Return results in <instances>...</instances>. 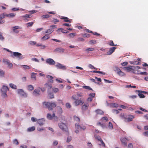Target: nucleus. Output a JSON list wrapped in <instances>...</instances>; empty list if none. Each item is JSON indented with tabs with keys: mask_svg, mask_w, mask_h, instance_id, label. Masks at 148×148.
Returning <instances> with one entry per match:
<instances>
[{
	"mask_svg": "<svg viewBox=\"0 0 148 148\" xmlns=\"http://www.w3.org/2000/svg\"><path fill=\"white\" fill-rule=\"evenodd\" d=\"M43 106H45L49 110H53L54 108L56 107L57 106L56 103L53 101H51V102H44L43 103Z\"/></svg>",
	"mask_w": 148,
	"mask_h": 148,
	"instance_id": "nucleus-1",
	"label": "nucleus"
},
{
	"mask_svg": "<svg viewBox=\"0 0 148 148\" xmlns=\"http://www.w3.org/2000/svg\"><path fill=\"white\" fill-rule=\"evenodd\" d=\"M58 125L62 131L66 132H68L67 123L61 122L59 123Z\"/></svg>",
	"mask_w": 148,
	"mask_h": 148,
	"instance_id": "nucleus-2",
	"label": "nucleus"
},
{
	"mask_svg": "<svg viewBox=\"0 0 148 148\" xmlns=\"http://www.w3.org/2000/svg\"><path fill=\"white\" fill-rule=\"evenodd\" d=\"M76 95H73L72 96V98L74 100H75V101L74 102V103L76 106H78L79 105L81 104H83L84 103V100L83 99L80 98L79 99H76Z\"/></svg>",
	"mask_w": 148,
	"mask_h": 148,
	"instance_id": "nucleus-3",
	"label": "nucleus"
},
{
	"mask_svg": "<svg viewBox=\"0 0 148 148\" xmlns=\"http://www.w3.org/2000/svg\"><path fill=\"white\" fill-rule=\"evenodd\" d=\"M8 90V87L3 86L2 88L1 89V90L2 92V95L4 97H7L6 92Z\"/></svg>",
	"mask_w": 148,
	"mask_h": 148,
	"instance_id": "nucleus-4",
	"label": "nucleus"
},
{
	"mask_svg": "<svg viewBox=\"0 0 148 148\" xmlns=\"http://www.w3.org/2000/svg\"><path fill=\"white\" fill-rule=\"evenodd\" d=\"M17 57L19 59H22V54L19 52H13V54H12L11 55V56L13 57V56Z\"/></svg>",
	"mask_w": 148,
	"mask_h": 148,
	"instance_id": "nucleus-5",
	"label": "nucleus"
},
{
	"mask_svg": "<svg viewBox=\"0 0 148 148\" xmlns=\"http://www.w3.org/2000/svg\"><path fill=\"white\" fill-rule=\"evenodd\" d=\"M17 90L18 93L20 94L22 97L25 98L27 97V94L24 92L23 89H19Z\"/></svg>",
	"mask_w": 148,
	"mask_h": 148,
	"instance_id": "nucleus-6",
	"label": "nucleus"
},
{
	"mask_svg": "<svg viewBox=\"0 0 148 148\" xmlns=\"http://www.w3.org/2000/svg\"><path fill=\"white\" fill-rule=\"evenodd\" d=\"M46 62L50 65H53L55 64V61L52 59L48 58L46 60Z\"/></svg>",
	"mask_w": 148,
	"mask_h": 148,
	"instance_id": "nucleus-7",
	"label": "nucleus"
},
{
	"mask_svg": "<svg viewBox=\"0 0 148 148\" xmlns=\"http://www.w3.org/2000/svg\"><path fill=\"white\" fill-rule=\"evenodd\" d=\"M56 26V25H55L51 26H50L51 28L47 30L45 33H48L49 34H51L54 31L53 29L55 28Z\"/></svg>",
	"mask_w": 148,
	"mask_h": 148,
	"instance_id": "nucleus-8",
	"label": "nucleus"
},
{
	"mask_svg": "<svg viewBox=\"0 0 148 148\" xmlns=\"http://www.w3.org/2000/svg\"><path fill=\"white\" fill-rule=\"evenodd\" d=\"M134 116L133 115H129L127 118L125 119V122H128L133 121V119L134 118Z\"/></svg>",
	"mask_w": 148,
	"mask_h": 148,
	"instance_id": "nucleus-9",
	"label": "nucleus"
},
{
	"mask_svg": "<svg viewBox=\"0 0 148 148\" xmlns=\"http://www.w3.org/2000/svg\"><path fill=\"white\" fill-rule=\"evenodd\" d=\"M56 66L58 69H62L63 70H65L66 69V67L65 66L63 65L60 63H58L56 65Z\"/></svg>",
	"mask_w": 148,
	"mask_h": 148,
	"instance_id": "nucleus-10",
	"label": "nucleus"
},
{
	"mask_svg": "<svg viewBox=\"0 0 148 148\" xmlns=\"http://www.w3.org/2000/svg\"><path fill=\"white\" fill-rule=\"evenodd\" d=\"M3 62L5 63H6L8 65V67L10 68H11L12 67V64L11 63H10L9 60L3 59Z\"/></svg>",
	"mask_w": 148,
	"mask_h": 148,
	"instance_id": "nucleus-11",
	"label": "nucleus"
},
{
	"mask_svg": "<svg viewBox=\"0 0 148 148\" xmlns=\"http://www.w3.org/2000/svg\"><path fill=\"white\" fill-rule=\"evenodd\" d=\"M54 117L57 118V117L55 116L54 113H53L52 115H51L50 113H48L47 115V118L49 120H52Z\"/></svg>",
	"mask_w": 148,
	"mask_h": 148,
	"instance_id": "nucleus-12",
	"label": "nucleus"
},
{
	"mask_svg": "<svg viewBox=\"0 0 148 148\" xmlns=\"http://www.w3.org/2000/svg\"><path fill=\"white\" fill-rule=\"evenodd\" d=\"M116 49L115 47H112L110 48L109 50L107 52V55H110L113 53Z\"/></svg>",
	"mask_w": 148,
	"mask_h": 148,
	"instance_id": "nucleus-13",
	"label": "nucleus"
},
{
	"mask_svg": "<svg viewBox=\"0 0 148 148\" xmlns=\"http://www.w3.org/2000/svg\"><path fill=\"white\" fill-rule=\"evenodd\" d=\"M116 70L115 71H117V73L120 76H123L125 75L124 73L122 72L120 69L118 67H116Z\"/></svg>",
	"mask_w": 148,
	"mask_h": 148,
	"instance_id": "nucleus-14",
	"label": "nucleus"
},
{
	"mask_svg": "<svg viewBox=\"0 0 148 148\" xmlns=\"http://www.w3.org/2000/svg\"><path fill=\"white\" fill-rule=\"evenodd\" d=\"M75 128L77 129H80L81 130H84L86 129V127L84 126H80L77 124H75Z\"/></svg>",
	"mask_w": 148,
	"mask_h": 148,
	"instance_id": "nucleus-15",
	"label": "nucleus"
},
{
	"mask_svg": "<svg viewBox=\"0 0 148 148\" xmlns=\"http://www.w3.org/2000/svg\"><path fill=\"white\" fill-rule=\"evenodd\" d=\"M54 51L59 53H63L64 52L65 49L61 47H57L54 49Z\"/></svg>",
	"mask_w": 148,
	"mask_h": 148,
	"instance_id": "nucleus-16",
	"label": "nucleus"
},
{
	"mask_svg": "<svg viewBox=\"0 0 148 148\" xmlns=\"http://www.w3.org/2000/svg\"><path fill=\"white\" fill-rule=\"evenodd\" d=\"M45 120L43 119H38L37 121V123L40 126L43 125L45 123Z\"/></svg>",
	"mask_w": 148,
	"mask_h": 148,
	"instance_id": "nucleus-17",
	"label": "nucleus"
},
{
	"mask_svg": "<svg viewBox=\"0 0 148 148\" xmlns=\"http://www.w3.org/2000/svg\"><path fill=\"white\" fill-rule=\"evenodd\" d=\"M89 104L88 103H85L84 105L82 106V110L85 111L88 109Z\"/></svg>",
	"mask_w": 148,
	"mask_h": 148,
	"instance_id": "nucleus-18",
	"label": "nucleus"
},
{
	"mask_svg": "<svg viewBox=\"0 0 148 148\" xmlns=\"http://www.w3.org/2000/svg\"><path fill=\"white\" fill-rule=\"evenodd\" d=\"M40 90L39 89H35L34 90L33 94L35 96L38 95H40Z\"/></svg>",
	"mask_w": 148,
	"mask_h": 148,
	"instance_id": "nucleus-19",
	"label": "nucleus"
},
{
	"mask_svg": "<svg viewBox=\"0 0 148 148\" xmlns=\"http://www.w3.org/2000/svg\"><path fill=\"white\" fill-rule=\"evenodd\" d=\"M121 140L122 143V144L125 146L127 145V143H126V140H127L125 138H122L120 139Z\"/></svg>",
	"mask_w": 148,
	"mask_h": 148,
	"instance_id": "nucleus-20",
	"label": "nucleus"
},
{
	"mask_svg": "<svg viewBox=\"0 0 148 148\" xmlns=\"http://www.w3.org/2000/svg\"><path fill=\"white\" fill-rule=\"evenodd\" d=\"M95 112L97 114L103 115L104 114V112L100 109H97L96 110Z\"/></svg>",
	"mask_w": 148,
	"mask_h": 148,
	"instance_id": "nucleus-21",
	"label": "nucleus"
},
{
	"mask_svg": "<svg viewBox=\"0 0 148 148\" xmlns=\"http://www.w3.org/2000/svg\"><path fill=\"white\" fill-rule=\"evenodd\" d=\"M61 19H64V21L66 22L71 23L72 21L70 20L68 18L66 17H63L61 18Z\"/></svg>",
	"mask_w": 148,
	"mask_h": 148,
	"instance_id": "nucleus-22",
	"label": "nucleus"
},
{
	"mask_svg": "<svg viewBox=\"0 0 148 148\" xmlns=\"http://www.w3.org/2000/svg\"><path fill=\"white\" fill-rule=\"evenodd\" d=\"M110 105L111 107L112 108L116 107L117 108L119 107V105L117 103H110Z\"/></svg>",
	"mask_w": 148,
	"mask_h": 148,
	"instance_id": "nucleus-23",
	"label": "nucleus"
},
{
	"mask_svg": "<svg viewBox=\"0 0 148 148\" xmlns=\"http://www.w3.org/2000/svg\"><path fill=\"white\" fill-rule=\"evenodd\" d=\"M120 116L121 119H124V121H125V119L127 118V116L126 115L123 113H122L120 114Z\"/></svg>",
	"mask_w": 148,
	"mask_h": 148,
	"instance_id": "nucleus-24",
	"label": "nucleus"
},
{
	"mask_svg": "<svg viewBox=\"0 0 148 148\" xmlns=\"http://www.w3.org/2000/svg\"><path fill=\"white\" fill-rule=\"evenodd\" d=\"M50 38V36L48 34H46L41 38V39L43 40H47Z\"/></svg>",
	"mask_w": 148,
	"mask_h": 148,
	"instance_id": "nucleus-25",
	"label": "nucleus"
},
{
	"mask_svg": "<svg viewBox=\"0 0 148 148\" xmlns=\"http://www.w3.org/2000/svg\"><path fill=\"white\" fill-rule=\"evenodd\" d=\"M95 50L94 48H88L85 50V51L87 53H88L89 51H93Z\"/></svg>",
	"mask_w": 148,
	"mask_h": 148,
	"instance_id": "nucleus-26",
	"label": "nucleus"
},
{
	"mask_svg": "<svg viewBox=\"0 0 148 148\" xmlns=\"http://www.w3.org/2000/svg\"><path fill=\"white\" fill-rule=\"evenodd\" d=\"M15 15V14L14 13H11L9 14H6V16L7 17H14Z\"/></svg>",
	"mask_w": 148,
	"mask_h": 148,
	"instance_id": "nucleus-27",
	"label": "nucleus"
},
{
	"mask_svg": "<svg viewBox=\"0 0 148 148\" xmlns=\"http://www.w3.org/2000/svg\"><path fill=\"white\" fill-rule=\"evenodd\" d=\"M124 68L128 71H131L132 70V68L131 66H129L127 67H124Z\"/></svg>",
	"mask_w": 148,
	"mask_h": 148,
	"instance_id": "nucleus-28",
	"label": "nucleus"
},
{
	"mask_svg": "<svg viewBox=\"0 0 148 148\" xmlns=\"http://www.w3.org/2000/svg\"><path fill=\"white\" fill-rule=\"evenodd\" d=\"M35 130V127L34 126H33L27 129V131L29 132L33 131Z\"/></svg>",
	"mask_w": 148,
	"mask_h": 148,
	"instance_id": "nucleus-29",
	"label": "nucleus"
},
{
	"mask_svg": "<svg viewBox=\"0 0 148 148\" xmlns=\"http://www.w3.org/2000/svg\"><path fill=\"white\" fill-rule=\"evenodd\" d=\"M130 63L131 64L138 65L140 63L137 61H133L130 62Z\"/></svg>",
	"mask_w": 148,
	"mask_h": 148,
	"instance_id": "nucleus-30",
	"label": "nucleus"
},
{
	"mask_svg": "<svg viewBox=\"0 0 148 148\" xmlns=\"http://www.w3.org/2000/svg\"><path fill=\"white\" fill-rule=\"evenodd\" d=\"M28 90L29 91H32L34 89L33 86L32 85H29L27 86Z\"/></svg>",
	"mask_w": 148,
	"mask_h": 148,
	"instance_id": "nucleus-31",
	"label": "nucleus"
},
{
	"mask_svg": "<svg viewBox=\"0 0 148 148\" xmlns=\"http://www.w3.org/2000/svg\"><path fill=\"white\" fill-rule=\"evenodd\" d=\"M21 17L22 18H25V19H24V20H26V19L27 18H30L31 17L30 15H29L28 14H26L24 15L21 16Z\"/></svg>",
	"mask_w": 148,
	"mask_h": 148,
	"instance_id": "nucleus-32",
	"label": "nucleus"
},
{
	"mask_svg": "<svg viewBox=\"0 0 148 148\" xmlns=\"http://www.w3.org/2000/svg\"><path fill=\"white\" fill-rule=\"evenodd\" d=\"M36 73H32L31 74V77L32 78H34V80H36Z\"/></svg>",
	"mask_w": 148,
	"mask_h": 148,
	"instance_id": "nucleus-33",
	"label": "nucleus"
},
{
	"mask_svg": "<svg viewBox=\"0 0 148 148\" xmlns=\"http://www.w3.org/2000/svg\"><path fill=\"white\" fill-rule=\"evenodd\" d=\"M138 74L141 75H148V73H147L145 71L140 72L138 73Z\"/></svg>",
	"mask_w": 148,
	"mask_h": 148,
	"instance_id": "nucleus-34",
	"label": "nucleus"
},
{
	"mask_svg": "<svg viewBox=\"0 0 148 148\" xmlns=\"http://www.w3.org/2000/svg\"><path fill=\"white\" fill-rule=\"evenodd\" d=\"M83 88L84 89H87L88 90H92V88L90 87L89 86H82Z\"/></svg>",
	"mask_w": 148,
	"mask_h": 148,
	"instance_id": "nucleus-35",
	"label": "nucleus"
},
{
	"mask_svg": "<svg viewBox=\"0 0 148 148\" xmlns=\"http://www.w3.org/2000/svg\"><path fill=\"white\" fill-rule=\"evenodd\" d=\"M58 143V142L57 140H54L53 141L52 145L53 146H57Z\"/></svg>",
	"mask_w": 148,
	"mask_h": 148,
	"instance_id": "nucleus-36",
	"label": "nucleus"
},
{
	"mask_svg": "<svg viewBox=\"0 0 148 148\" xmlns=\"http://www.w3.org/2000/svg\"><path fill=\"white\" fill-rule=\"evenodd\" d=\"M138 95L139 97H140V98H144L145 97V95L142 94V93L140 92H138Z\"/></svg>",
	"mask_w": 148,
	"mask_h": 148,
	"instance_id": "nucleus-37",
	"label": "nucleus"
},
{
	"mask_svg": "<svg viewBox=\"0 0 148 148\" xmlns=\"http://www.w3.org/2000/svg\"><path fill=\"white\" fill-rule=\"evenodd\" d=\"M110 46H114L117 45H114L113 41H110L108 44Z\"/></svg>",
	"mask_w": 148,
	"mask_h": 148,
	"instance_id": "nucleus-38",
	"label": "nucleus"
},
{
	"mask_svg": "<svg viewBox=\"0 0 148 148\" xmlns=\"http://www.w3.org/2000/svg\"><path fill=\"white\" fill-rule=\"evenodd\" d=\"M22 66L23 67V68L25 69H30L29 66L26 65H22Z\"/></svg>",
	"mask_w": 148,
	"mask_h": 148,
	"instance_id": "nucleus-39",
	"label": "nucleus"
},
{
	"mask_svg": "<svg viewBox=\"0 0 148 148\" xmlns=\"http://www.w3.org/2000/svg\"><path fill=\"white\" fill-rule=\"evenodd\" d=\"M50 16L48 14L44 15L42 16V18H47L50 17Z\"/></svg>",
	"mask_w": 148,
	"mask_h": 148,
	"instance_id": "nucleus-40",
	"label": "nucleus"
},
{
	"mask_svg": "<svg viewBox=\"0 0 148 148\" xmlns=\"http://www.w3.org/2000/svg\"><path fill=\"white\" fill-rule=\"evenodd\" d=\"M10 86L12 88L16 89L17 88L16 86L13 84H10Z\"/></svg>",
	"mask_w": 148,
	"mask_h": 148,
	"instance_id": "nucleus-41",
	"label": "nucleus"
},
{
	"mask_svg": "<svg viewBox=\"0 0 148 148\" xmlns=\"http://www.w3.org/2000/svg\"><path fill=\"white\" fill-rule=\"evenodd\" d=\"M95 137L96 139H97L99 141H100L102 139H101V137L97 135H95Z\"/></svg>",
	"mask_w": 148,
	"mask_h": 148,
	"instance_id": "nucleus-42",
	"label": "nucleus"
},
{
	"mask_svg": "<svg viewBox=\"0 0 148 148\" xmlns=\"http://www.w3.org/2000/svg\"><path fill=\"white\" fill-rule=\"evenodd\" d=\"M29 43L31 45H34L36 44V42L35 41H30L29 42Z\"/></svg>",
	"mask_w": 148,
	"mask_h": 148,
	"instance_id": "nucleus-43",
	"label": "nucleus"
},
{
	"mask_svg": "<svg viewBox=\"0 0 148 148\" xmlns=\"http://www.w3.org/2000/svg\"><path fill=\"white\" fill-rule=\"evenodd\" d=\"M48 96L49 99H52L54 97V95L51 93L49 94Z\"/></svg>",
	"mask_w": 148,
	"mask_h": 148,
	"instance_id": "nucleus-44",
	"label": "nucleus"
},
{
	"mask_svg": "<svg viewBox=\"0 0 148 148\" xmlns=\"http://www.w3.org/2000/svg\"><path fill=\"white\" fill-rule=\"evenodd\" d=\"M53 20L52 21V22L54 24H56L58 23L59 22V20L54 18H53Z\"/></svg>",
	"mask_w": 148,
	"mask_h": 148,
	"instance_id": "nucleus-45",
	"label": "nucleus"
},
{
	"mask_svg": "<svg viewBox=\"0 0 148 148\" xmlns=\"http://www.w3.org/2000/svg\"><path fill=\"white\" fill-rule=\"evenodd\" d=\"M69 36L71 38H73L74 36L76 35V34L75 33H71L69 34Z\"/></svg>",
	"mask_w": 148,
	"mask_h": 148,
	"instance_id": "nucleus-46",
	"label": "nucleus"
},
{
	"mask_svg": "<svg viewBox=\"0 0 148 148\" xmlns=\"http://www.w3.org/2000/svg\"><path fill=\"white\" fill-rule=\"evenodd\" d=\"M108 127L110 129H112L113 127V125L110 122L109 123Z\"/></svg>",
	"mask_w": 148,
	"mask_h": 148,
	"instance_id": "nucleus-47",
	"label": "nucleus"
},
{
	"mask_svg": "<svg viewBox=\"0 0 148 148\" xmlns=\"http://www.w3.org/2000/svg\"><path fill=\"white\" fill-rule=\"evenodd\" d=\"M34 24L33 22H29L26 24V25L27 27L32 26Z\"/></svg>",
	"mask_w": 148,
	"mask_h": 148,
	"instance_id": "nucleus-48",
	"label": "nucleus"
},
{
	"mask_svg": "<svg viewBox=\"0 0 148 148\" xmlns=\"http://www.w3.org/2000/svg\"><path fill=\"white\" fill-rule=\"evenodd\" d=\"M90 44L91 45H93L96 43V40H90L89 41Z\"/></svg>",
	"mask_w": 148,
	"mask_h": 148,
	"instance_id": "nucleus-49",
	"label": "nucleus"
},
{
	"mask_svg": "<svg viewBox=\"0 0 148 148\" xmlns=\"http://www.w3.org/2000/svg\"><path fill=\"white\" fill-rule=\"evenodd\" d=\"M59 90V89L58 88H54L52 89V91L54 93H56L58 92Z\"/></svg>",
	"mask_w": 148,
	"mask_h": 148,
	"instance_id": "nucleus-50",
	"label": "nucleus"
},
{
	"mask_svg": "<svg viewBox=\"0 0 148 148\" xmlns=\"http://www.w3.org/2000/svg\"><path fill=\"white\" fill-rule=\"evenodd\" d=\"M136 92H140L142 93H143L146 94L147 93V92L145 91L140 90H136Z\"/></svg>",
	"mask_w": 148,
	"mask_h": 148,
	"instance_id": "nucleus-51",
	"label": "nucleus"
},
{
	"mask_svg": "<svg viewBox=\"0 0 148 148\" xmlns=\"http://www.w3.org/2000/svg\"><path fill=\"white\" fill-rule=\"evenodd\" d=\"M74 120L75 121H80L79 118V117H78L76 116H74Z\"/></svg>",
	"mask_w": 148,
	"mask_h": 148,
	"instance_id": "nucleus-52",
	"label": "nucleus"
},
{
	"mask_svg": "<svg viewBox=\"0 0 148 148\" xmlns=\"http://www.w3.org/2000/svg\"><path fill=\"white\" fill-rule=\"evenodd\" d=\"M13 143L14 144L16 145H18L19 144L18 141L16 139H15L13 140Z\"/></svg>",
	"mask_w": 148,
	"mask_h": 148,
	"instance_id": "nucleus-53",
	"label": "nucleus"
},
{
	"mask_svg": "<svg viewBox=\"0 0 148 148\" xmlns=\"http://www.w3.org/2000/svg\"><path fill=\"white\" fill-rule=\"evenodd\" d=\"M101 120L102 121H107L108 120V118L106 117H103L101 119Z\"/></svg>",
	"mask_w": 148,
	"mask_h": 148,
	"instance_id": "nucleus-54",
	"label": "nucleus"
},
{
	"mask_svg": "<svg viewBox=\"0 0 148 148\" xmlns=\"http://www.w3.org/2000/svg\"><path fill=\"white\" fill-rule=\"evenodd\" d=\"M77 40L79 42L83 41L84 40V39L82 38L79 37L77 39Z\"/></svg>",
	"mask_w": 148,
	"mask_h": 148,
	"instance_id": "nucleus-55",
	"label": "nucleus"
},
{
	"mask_svg": "<svg viewBox=\"0 0 148 148\" xmlns=\"http://www.w3.org/2000/svg\"><path fill=\"white\" fill-rule=\"evenodd\" d=\"M92 100V98L91 97H89L87 99V101L88 102H91Z\"/></svg>",
	"mask_w": 148,
	"mask_h": 148,
	"instance_id": "nucleus-56",
	"label": "nucleus"
},
{
	"mask_svg": "<svg viewBox=\"0 0 148 148\" xmlns=\"http://www.w3.org/2000/svg\"><path fill=\"white\" fill-rule=\"evenodd\" d=\"M5 16H6V14H5L4 13H3V14H1L0 15V18L2 19L4 18Z\"/></svg>",
	"mask_w": 148,
	"mask_h": 148,
	"instance_id": "nucleus-57",
	"label": "nucleus"
},
{
	"mask_svg": "<svg viewBox=\"0 0 148 148\" xmlns=\"http://www.w3.org/2000/svg\"><path fill=\"white\" fill-rule=\"evenodd\" d=\"M4 75V73L3 71L1 70H0V76H3Z\"/></svg>",
	"mask_w": 148,
	"mask_h": 148,
	"instance_id": "nucleus-58",
	"label": "nucleus"
},
{
	"mask_svg": "<svg viewBox=\"0 0 148 148\" xmlns=\"http://www.w3.org/2000/svg\"><path fill=\"white\" fill-rule=\"evenodd\" d=\"M71 140V137L70 136H69L67 137L66 142L68 143L70 142Z\"/></svg>",
	"mask_w": 148,
	"mask_h": 148,
	"instance_id": "nucleus-59",
	"label": "nucleus"
},
{
	"mask_svg": "<svg viewBox=\"0 0 148 148\" xmlns=\"http://www.w3.org/2000/svg\"><path fill=\"white\" fill-rule=\"evenodd\" d=\"M66 108H70L71 106L70 104L68 103H67L66 104Z\"/></svg>",
	"mask_w": 148,
	"mask_h": 148,
	"instance_id": "nucleus-60",
	"label": "nucleus"
},
{
	"mask_svg": "<svg viewBox=\"0 0 148 148\" xmlns=\"http://www.w3.org/2000/svg\"><path fill=\"white\" fill-rule=\"evenodd\" d=\"M128 62H125L121 63V65L122 66H126L127 65Z\"/></svg>",
	"mask_w": 148,
	"mask_h": 148,
	"instance_id": "nucleus-61",
	"label": "nucleus"
},
{
	"mask_svg": "<svg viewBox=\"0 0 148 148\" xmlns=\"http://www.w3.org/2000/svg\"><path fill=\"white\" fill-rule=\"evenodd\" d=\"M95 93H90V94H89V95L90 96V97H92V98H93L95 96Z\"/></svg>",
	"mask_w": 148,
	"mask_h": 148,
	"instance_id": "nucleus-62",
	"label": "nucleus"
},
{
	"mask_svg": "<svg viewBox=\"0 0 148 148\" xmlns=\"http://www.w3.org/2000/svg\"><path fill=\"white\" fill-rule=\"evenodd\" d=\"M112 112L113 113L116 114H118L119 113V111L117 110H112Z\"/></svg>",
	"mask_w": 148,
	"mask_h": 148,
	"instance_id": "nucleus-63",
	"label": "nucleus"
},
{
	"mask_svg": "<svg viewBox=\"0 0 148 148\" xmlns=\"http://www.w3.org/2000/svg\"><path fill=\"white\" fill-rule=\"evenodd\" d=\"M133 145L132 143H130L128 144V148H133Z\"/></svg>",
	"mask_w": 148,
	"mask_h": 148,
	"instance_id": "nucleus-64",
	"label": "nucleus"
}]
</instances>
